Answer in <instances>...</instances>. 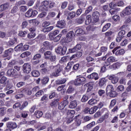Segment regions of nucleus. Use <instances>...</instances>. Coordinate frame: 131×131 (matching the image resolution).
<instances>
[{"instance_id":"nucleus-1","label":"nucleus","mask_w":131,"mask_h":131,"mask_svg":"<svg viewBox=\"0 0 131 131\" xmlns=\"http://www.w3.org/2000/svg\"><path fill=\"white\" fill-rule=\"evenodd\" d=\"M55 6V3L52 1H45L42 2L41 5L38 7V4H37L36 7L38 8V10L41 12L45 11L48 12L49 9H52Z\"/></svg>"},{"instance_id":"nucleus-2","label":"nucleus","mask_w":131,"mask_h":131,"mask_svg":"<svg viewBox=\"0 0 131 131\" xmlns=\"http://www.w3.org/2000/svg\"><path fill=\"white\" fill-rule=\"evenodd\" d=\"M67 123H71L73 121V117L75 114V111L74 110H68L67 112Z\"/></svg>"},{"instance_id":"nucleus-3","label":"nucleus","mask_w":131,"mask_h":131,"mask_svg":"<svg viewBox=\"0 0 131 131\" xmlns=\"http://www.w3.org/2000/svg\"><path fill=\"white\" fill-rule=\"evenodd\" d=\"M53 69L54 70L52 74V76L54 77H58L60 75V73L62 71V67L60 64H57V66H53Z\"/></svg>"},{"instance_id":"nucleus-4","label":"nucleus","mask_w":131,"mask_h":131,"mask_svg":"<svg viewBox=\"0 0 131 131\" xmlns=\"http://www.w3.org/2000/svg\"><path fill=\"white\" fill-rule=\"evenodd\" d=\"M86 82V79L84 77H80L76 78L74 80V83L75 85H82Z\"/></svg>"},{"instance_id":"nucleus-5","label":"nucleus","mask_w":131,"mask_h":131,"mask_svg":"<svg viewBox=\"0 0 131 131\" xmlns=\"http://www.w3.org/2000/svg\"><path fill=\"white\" fill-rule=\"evenodd\" d=\"M120 47H117L115 48L112 51L113 54H115L116 56H123L125 53V50L124 49H120ZM116 52V53H115Z\"/></svg>"},{"instance_id":"nucleus-6","label":"nucleus","mask_w":131,"mask_h":131,"mask_svg":"<svg viewBox=\"0 0 131 131\" xmlns=\"http://www.w3.org/2000/svg\"><path fill=\"white\" fill-rule=\"evenodd\" d=\"M67 51V48L66 47H63L62 48L61 46H59L55 49V52L57 54L61 55V56H64L66 54Z\"/></svg>"},{"instance_id":"nucleus-7","label":"nucleus","mask_w":131,"mask_h":131,"mask_svg":"<svg viewBox=\"0 0 131 131\" xmlns=\"http://www.w3.org/2000/svg\"><path fill=\"white\" fill-rule=\"evenodd\" d=\"M131 14V6L126 7L121 12V16L124 17V16H127V15H130Z\"/></svg>"},{"instance_id":"nucleus-8","label":"nucleus","mask_w":131,"mask_h":131,"mask_svg":"<svg viewBox=\"0 0 131 131\" xmlns=\"http://www.w3.org/2000/svg\"><path fill=\"white\" fill-rule=\"evenodd\" d=\"M86 60L88 62L86 63L87 67H91V66H94L95 65V62H90L95 61V58H93L91 55H89L86 57Z\"/></svg>"},{"instance_id":"nucleus-9","label":"nucleus","mask_w":131,"mask_h":131,"mask_svg":"<svg viewBox=\"0 0 131 131\" xmlns=\"http://www.w3.org/2000/svg\"><path fill=\"white\" fill-rule=\"evenodd\" d=\"M23 70L24 72L27 73V74L30 73V72L31 71V65L29 63H25L23 65Z\"/></svg>"},{"instance_id":"nucleus-10","label":"nucleus","mask_w":131,"mask_h":131,"mask_svg":"<svg viewBox=\"0 0 131 131\" xmlns=\"http://www.w3.org/2000/svg\"><path fill=\"white\" fill-rule=\"evenodd\" d=\"M114 62H116V58L114 56H110L105 62V66H109L111 63H114Z\"/></svg>"},{"instance_id":"nucleus-11","label":"nucleus","mask_w":131,"mask_h":131,"mask_svg":"<svg viewBox=\"0 0 131 131\" xmlns=\"http://www.w3.org/2000/svg\"><path fill=\"white\" fill-rule=\"evenodd\" d=\"M7 74L8 76H17L18 75V73L14 69H10L7 71Z\"/></svg>"},{"instance_id":"nucleus-12","label":"nucleus","mask_w":131,"mask_h":131,"mask_svg":"<svg viewBox=\"0 0 131 131\" xmlns=\"http://www.w3.org/2000/svg\"><path fill=\"white\" fill-rule=\"evenodd\" d=\"M69 104V102L68 100H63V102L59 103L58 104V109L59 110H63L66 106H67Z\"/></svg>"},{"instance_id":"nucleus-13","label":"nucleus","mask_w":131,"mask_h":131,"mask_svg":"<svg viewBox=\"0 0 131 131\" xmlns=\"http://www.w3.org/2000/svg\"><path fill=\"white\" fill-rule=\"evenodd\" d=\"M73 38V32L70 31L67 34L66 38V40L67 42H70V41H72Z\"/></svg>"},{"instance_id":"nucleus-14","label":"nucleus","mask_w":131,"mask_h":131,"mask_svg":"<svg viewBox=\"0 0 131 131\" xmlns=\"http://www.w3.org/2000/svg\"><path fill=\"white\" fill-rule=\"evenodd\" d=\"M87 78L89 79H95V80H98L99 79V76L98 73H93L87 76Z\"/></svg>"},{"instance_id":"nucleus-15","label":"nucleus","mask_w":131,"mask_h":131,"mask_svg":"<svg viewBox=\"0 0 131 131\" xmlns=\"http://www.w3.org/2000/svg\"><path fill=\"white\" fill-rule=\"evenodd\" d=\"M14 52V50L13 48H10L7 49L4 51V54L3 55V57L4 58H7V57H9L10 55L12 54Z\"/></svg>"},{"instance_id":"nucleus-16","label":"nucleus","mask_w":131,"mask_h":131,"mask_svg":"<svg viewBox=\"0 0 131 131\" xmlns=\"http://www.w3.org/2000/svg\"><path fill=\"white\" fill-rule=\"evenodd\" d=\"M100 17V13L98 11H95L92 14V18L95 22L99 21V18Z\"/></svg>"},{"instance_id":"nucleus-17","label":"nucleus","mask_w":131,"mask_h":131,"mask_svg":"<svg viewBox=\"0 0 131 131\" xmlns=\"http://www.w3.org/2000/svg\"><path fill=\"white\" fill-rule=\"evenodd\" d=\"M108 79L111 80L112 82L114 83V84H115V83H117V82H118V78L115 76L114 75L108 76Z\"/></svg>"},{"instance_id":"nucleus-18","label":"nucleus","mask_w":131,"mask_h":131,"mask_svg":"<svg viewBox=\"0 0 131 131\" xmlns=\"http://www.w3.org/2000/svg\"><path fill=\"white\" fill-rule=\"evenodd\" d=\"M66 25V23L65 22V20H59L57 22V24L56 26L58 28L63 29L65 27Z\"/></svg>"},{"instance_id":"nucleus-19","label":"nucleus","mask_w":131,"mask_h":131,"mask_svg":"<svg viewBox=\"0 0 131 131\" xmlns=\"http://www.w3.org/2000/svg\"><path fill=\"white\" fill-rule=\"evenodd\" d=\"M6 125L8 128H11L12 129H14L17 127V124L15 122H8Z\"/></svg>"},{"instance_id":"nucleus-20","label":"nucleus","mask_w":131,"mask_h":131,"mask_svg":"<svg viewBox=\"0 0 131 131\" xmlns=\"http://www.w3.org/2000/svg\"><path fill=\"white\" fill-rule=\"evenodd\" d=\"M82 56V53L81 52H78L76 54L73 55L70 58V60H73V59H77V58H80Z\"/></svg>"},{"instance_id":"nucleus-21","label":"nucleus","mask_w":131,"mask_h":131,"mask_svg":"<svg viewBox=\"0 0 131 131\" xmlns=\"http://www.w3.org/2000/svg\"><path fill=\"white\" fill-rule=\"evenodd\" d=\"M15 52H23V43H20L14 48Z\"/></svg>"},{"instance_id":"nucleus-22","label":"nucleus","mask_w":131,"mask_h":131,"mask_svg":"<svg viewBox=\"0 0 131 131\" xmlns=\"http://www.w3.org/2000/svg\"><path fill=\"white\" fill-rule=\"evenodd\" d=\"M77 107V102L76 100L71 101L69 104V108L71 109H74Z\"/></svg>"},{"instance_id":"nucleus-23","label":"nucleus","mask_w":131,"mask_h":131,"mask_svg":"<svg viewBox=\"0 0 131 131\" xmlns=\"http://www.w3.org/2000/svg\"><path fill=\"white\" fill-rule=\"evenodd\" d=\"M107 81V80H106V78H102L99 79V81L98 83V84L99 86H103L105 83Z\"/></svg>"},{"instance_id":"nucleus-24","label":"nucleus","mask_w":131,"mask_h":131,"mask_svg":"<svg viewBox=\"0 0 131 131\" xmlns=\"http://www.w3.org/2000/svg\"><path fill=\"white\" fill-rule=\"evenodd\" d=\"M43 114V113L40 111H37L34 113V115L37 118H40Z\"/></svg>"},{"instance_id":"nucleus-25","label":"nucleus","mask_w":131,"mask_h":131,"mask_svg":"<svg viewBox=\"0 0 131 131\" xmlns=\"http://www.w3.org/2000/svg\"><path fill=\"white\" fill-rule=\"evenodd\" d=\"M53 53L51 51H46L44 53L45 58L46 59H50Z\"/></svg>"},{"instance_id":"nucleus-26","label":"nucleus","mask_w":131,"mask_h":131,"mask_svg":"<svg viewBox=\"0 0 131 131\" xmlns=\"http://www.w3.org/2000/svg\"><path fill=\"white\" fill-rule=\"evenodd\" d=\"M89 94H86L82 96L81 99V101L82 102V103H84L89 100Z\"/></svg>"},{"instance_id":"nucleus-27","label":"nucleus","mask_w":131,"mask_h":131,"mask_svg":"<svg viewBox=\"0 0 131 131\" xmlns=\"http://www.w3.org/2000/svg\"><path fill=\"white\" fill-rule=\"evenodd\" d=\"M111 26V24L110 23L106 24L104 26H103L102 31V32H105V31H107L108 29L110 28Z\"/></svg>"},{"instance_id":"nucleus-28","label":"nucleus","mask_w":131,"mask_h":131,"mask_svg":"<svg viewBox=\"0 0 131 131\" xmlns=\"http://www.w3.org/2000/svg\"><path fill=\"white\" fill-rule=\"evenodd\" d=\"M31 55V53H30L29 51H26L24 53H23L20 55L21 58H26V57H28L29 56H30Z\"/></svg>"},{"instance_id":"nucleus-29","label":"nucleus","mask_w":131,"mask_h":131,"mask_svg":"<svg viewBox=\"0 0 131 131\" xmlns=\"http://www.w3.org/2000/svg\"><path fill=\"white\" fill-rule=\"evenodd\" d=\"M114 90V88H113V86L112 85H108L106 87V92L107 93H110Z\"/></svg>"},{"instance_id":"nucleus-30","label":"nucleus","mask_w":131,"mask_h":131,"mask_svg":"<svg viewBox=\"0 0 131 131\" xmlns=\"http://www.w3.org/2000/svg\"><path fill=\"white\" fill-rule=\"evenodd\" d=\"M42 46L43 48H45V49L49 50V49H50V46H51V43H50V42L48 41H46L42 43Z\"/></svg>"},{"instance_id":"nucleus-31","label":"nucleus","mask_w":131,"mask_h":131,"mask_svg":"<svg viewBox=\"0 0 131 131\" xmlns=\"http://www.w3.org/2000/svg\"><path fill=\"white\" fill-rule=\"evenodd\" d=\"M31 75L33 77H38V76H39V72H38V71L34 70L32 71Z\"/></svg>"},{"instance_id":"nucleus-32","label":"nucleus","mask_w":131,"mask_h":131,"mask_svg":"<svg viewBox=\"0 0 131 131\" xmlns=\"http://www.w3.org/2000/svg\"><path fill=\"white\" fill-rule=\"evenodd\" d=\"M76 35H80L81 34H83L84 33V31L82 29H78L75 31Z\"/></svg>"},{"instance_id":"nucleus-33","label":"nucleus","mask_w":131,"mask_h":131,"mask_svg":"<svg viewBox=\"0 0 131 131\" xmlns=\"http://www.w3.org/2000/svg\"><path fill=\"white\" fill-rule=\"evenodd\" d=\"M98 110V106H94L90 108V114H94Z\"/></svg>"},{"instance_id":"nucleus-34","label":"nucleus","mask_w":131,"mask_h":131,"mask_svg":"<svg viewBox=\"0 0 131 131\" xmlns=\"http://www.w3.org/2000/svg\"><path fill=\"white\" fill-rule=\"evenodd\" d=\"M119 11V9H115V8H112L111 10H110V13L111 14V15H115V14H117V12Z\"/></svg>"},{"instance_id":"nucleus-35","label":"nucleus","mask_w":131,"mask_h":131,"mask_svg":"<svg viewBox=\"0 0 131 131\" xmlns=\"http://www.w3.org/2000/svg\"><path fill=\"white\" fill-rule=\"evenodd\" d=\"M105 118H108L107 115H105L103 117L99 118V119L97 120L98 123H102V122L105 120Z\"/></svg>"},{"instance_id":"nucleus-36","label":"nucleus","mask_w":131,"mask_h":131,"mask_svg":"<svg viewBox=\"0 0 131 131\" xmlns=\"http://www.w3.org/2000/svg\"><path fill=\"white\" fill-rule=\"evenodd\" d=\"M83 21H84V15H82L80 18L77 19V23L78 24H82Z\"/></svg>"},{"instance_id":"nucleus-37","label":"nucleus","mask_w":131,"mask_h":131,"mask_svg":"<svg viewBox=\"0 0 131 131\" xmlns=\"http://www.w3.org/2000/svg\"><path fill=\"white\" fill-rule=\"evenodd\" d=\"M28 105V102L27 101H25L23 102V103L21 104L20 107H19L20 110H23L24 108H26V107H27Z\"/></svg>"},{"instance_id":"nucleus-38","label":"nucleus","mask_w":131,"mask_h":131,"mask_svg":"<svg viewBox=\"0 0 131 131\" xmlns=\"http://www.w3.org/2000/svg\"><path fill=\"white\" fill-rule=\"evenodd\" d=\"M8 8H9V4L8 3H6L0 6V8H1V9L2 10V11H5V10H7Z\"/></svg>"},{"instance_id":"nucleus-39","label":"nucleus","mask_w":131,"mask_h":131,"mask_svg":"<svg viewBox=\"0 0 131 131\" xmlns=\"http://www.w3.org/2000/svg\"><path fill=\"white\" fill-rule=\"evenodd\" d=\"M66 81H67L66 79L64 78L61 80H57L56 81V83L57 84H63L65 83V82H66Z\"/></svg>"},{"instance_id":"nucleus-40","label":"nucleus","mask_w":131,"mask_h":131,"mask_svg":"<svg viewBox=\"0 0 131 131\" xmlns=\"http://www.w3.org/2000/svg\"><path fill=\"white\" fill-rule=\"evenodd\" d=\"M49 77H45L41 79V81L42 84H47V83L49 82Z\"/></svg>"},{"instance_id":"nucleus-41","label":"nucleus","mask_w":131,"mask_h":131,"mask_svg":"<svg viewBox=\"0 0 131 131\" xmlns=\"http://www.w3.org/2000/svg\"><path fill=\"white\" fill-rule=\"evenodd\" d=\"M61 37H62V34H59L56 37H55L53 40L55 42H58V41H59V40H60V39H61Z\"/></svg>"},{"instance_id":"nucleus-42","label":"nucleus","mask_w":131,"mask_h":131,"mask_svg":"<svg viewBox=\"0 0 131 131\" xmlns=\"http://www.w3.org/2000/svg\"><path fill=\"white\" fill-rule=\"evenodd\" d=\"M92 82H89L86 84V85L88 86L87 92H91L92 90H93V85L92 84Z\"/></svg>"},{"instance_id":"nucleus-43","label":"nucleus","mask_w":131,"mask_h":131,"mask_svg":"<svg viewBox=\"0 0 131 131\" xmlns=\"http://www.w3.org/2000/svg\"><path fill=\"white\" fill-rule=\"evenodd\" d=\"M108 94H110V96L111 98H115V97H117V93H116V92L114 90L110 92Z\"/></svg>"},{"instance_id":"nucleus-44","label":"nucleus","mask_w":131,"mask_h":131,"mask_svg":"<svg viewBox=\"0 0 131 131\" xmlns=\"http://www.w3.org/2000/svg\"><path fill=\"white\" fill-rule=\"evenodd\" d=\"M25 15L26 17H28V18H30V17H32V9H29L26 13Z\"/></svg>"},{"instance_id":"nucleus-45","label":"nucleus","mask_w":131,"mask_h":131,"mask_svg":"<svg viewBox=\"0 0 131 131\" xmlns=\"http://www.w3.org/2000/svg\"><path fill=\"white\" fill-rule=\"evenodd\" d=\"M117 92H122L123 91H124V86L122 85H119L117 88Z\"/></svg>"},{"instance_id":"nucleus-46","label":"nucleus","mask_w":131,"mask_h":131,"mask_svg":"<svg viewBox=\"0 0 131 131\" xmlns=\"http://www.w3.org/2000/svg\"><path fill=\"white\" fill-rule=\"evenodd\" d=\"M59 101H60V99H56L54 100L53 101L51 102L50 105L52 107L55 106V105H56V104H58V103L59 102Z\"/></svg>"},{"instance_id":"nucleus-47","label":"nucleus","mask_w":131,"mask_h":131,"mask_svg":"<svg viewBox=\"0 0 131 131\" xmlns=\"http://www.w3.org/2000/svg\"><path fill=\"white\" fill-rule=\"evenodd\" d=\"M24 85H25V82L24 81L19 82L16 84V86L17 88H18V89H19V88H22V86H24Z\"/></svg>"},{"instance_id":"nucleus-48","label":"nucleus","mask_w":131,"mask_h":131,"mask_svg":"<svg viewBox=\"0 0 131 131\" xmlns=\"http://www.w3.org/2000/svg\"><path fill=\"white\" fill-rule=\"evenodd\" d=\"M26 4V2L24 0H20L17 2H16V6H20L21 5H25Z\"/></svg>"},{"instance_id":"nucleus-49","label":"nucleus","mask_w":131,"mask_h":131,"mask_svg":"<svg viewBox=\"0 0 131 131\" xmlns=\"http://www.w3.org/2000/svg\"><path fill=\"white\" fill-rule=\"evenodd\" d=\"M21 107V103L19 102H16L13 105V108L16 109L17 108H20Z\"/></svg>"},{"instance_id":"nucleus-50","label":"nucleus","mask_w":131,"mask_h":131,"mask_svg":"<svg viewBox=\"0 0 131 131\" xmlns=\"http://www.w3.org/2000/svg\"><path fill=\"white\" fill-rule=\"evenodd\" d=\"M78 115L75 117V118L76 119V124L77 126H79L80 124H81V121L78 119H77V117H78Z\"/></svg>"},{"instance_id":"nucleus-51","label":"nucleus","mask_w":131,"mask_h":131,"mask_svg":"<svg viewBox=\"0 0 131 131\" xmlns=\"http://www.w3.org/2000/svg\"><path fill=\"white\" fill-rule=\"evenodd\" d=\"M116 104V100L115 99L112 100L111 102L110 105L109 106V108L111 109V108H112V107H114V106H115Z\"/></svg>"},{"instance_id":"nucleus-52","label":"nucleus","mask_w":131,"mask_h":131,"mask_svg":"<svg viewBox=\"0 0 131 131\" xmlns=\"http://www.w3.org/2000/svg\"><path fill=\"white\" fill-rule=\"evenodd\" d=\"M119 83H120V84L125 85L126 84V79L124 78H121L119 80Z\"/></svg>"},{"instance_id":"nucleus-53","label":"nucleus","mask_w":131,"mask_h":131,"mask_svg":"<svg viewBox=\"0 0 131 131\" xmlns=\"http://www.w3.org/2000/svg\"><path fill=\"white\" fill-rule=\"evenodd\" d=\"M128 42V40L126 39H125L121 42L120 46H121V47H124L127 45Z\"/></svg>"},{"instance_id":"nucleus-54","label":"nucleus","mask_w":131,"mask_h":131,"mask_svg":"<svg viewBox=\"0 0 131 131\" xmlns=\"http://www.w3.org/2000/svg\"><path fill=\"white\" fill-rule=\"evenodd\" d=\"M86 19L88 20V23L86 20L85 23L86 25H89L90 24V22H91V19H92V16L91 15H88L86 16Z\"/></svg>"},{"instance_id":"nucleus-55","label":"nucleus","mask_w":131,"mask_h":131,"mask_svg":"<svg viewBox=\"0 0 131 131\" xmlns=\"http://www.w3.org/2000/svg\"><path fill=\"white\" fill-rule=\"evenodd\" d=\"M69 16L71 17V19H72L73 18H74L75 16H76V13H75L74 11H72L69 13Z\"/></svg>"},{"instance_id":"nucleus-56","label":"nucleus","mask_w":131,"mask_h":131,"mask_svg":"<svg viewBox=\"0 0 131 131\" xmlns=\"http://www.w3.org/2000/svg\"><path fill=\"white\" fill-rule=\"evenodd\" d=\"M20 12H26L27 11V6H22L19 8Z\"/></svg>"},{"instance_id":"nucleus-57","label":"nucleus","mask_w":131,"mask_h":131,"mask_svg":"<svg viewBox=\"0 0 131 131\" xmlns=\"http://www.w3.org/2000/svg\"><path fill=\"white\" fill-rule=\"evenodd\" d=\"M6 81H7V77L3 76L0 79V83H6Z\"/></svg>"},{"instance_id":"nucleus-58","label":"nucleus","mask_w":131,"mask_h":131,"mask_svg":"<svg viewBox=\"0 0 131 131\" xmlns=\"http://www.w3.org/2000/svg\"><path fill=\"white\" fill-rule=\"evenodd\" d=\"M35 35L36 34L34 33H30L28 34V37L30 39L34 38V37H35Z\"/></svg>"},{"instance_id":"nucleus-59","label":"nucleus","mask_w":131,"mask_h":131,"mask_svg":"<svg viewBox=\"0 0 131 131\" xmlns=\"http://www.w3.org/2000/svg\"><path fill=\"white\" fill-rule=\"evenodd\" d=\"M43 95V92L42 90H40L37 91V92L35 94L36 97H40V96Z\"/></svg>"},{"instance_id":"nucleus-60","label":"nucleus","mask_w":131,"mask_h":131,"mask_svg":"<svg viewBox=\"0 0 131 131\" xmlns=\"http://www.w3.org/2000/svg\"><path fill=\"white\" fill-rule=\"evenodd\" d=\"M113 19L116 22H117L118 21H119V20L120 19V17L119 15H116L113 16Z\"/></svg>"},{"instance_id":"nucleus-61","label":"nucleus","mask_w":131,"mask_h":131,"mask_svg":"<svg viewBox=\"0 0 131 131\" xmlns=\"http://www.w3.org/2000/svg\"><path fill=\"white\" fill-rule=\"evenodd\" d=\"M95 124H96V122H95V121H93L92 122L86 125V127H87V128H91V127H93V126H94V125H95Z\"/></svg>"},{"instance_id":"nucleus-62","label":"nucleus","mask_w":131,"mask_h":131,"mask_svg":"<svg viewBox=\"0 0 131 131\" xmlns=\"http://www.w3.org/2000/svg\"><path fill=\"white\" fill-rule=\"evenodd\" d=\"M40 71L42 73V74H47V73L49 72V70H48V68L41 69Z\"/></svg>"},{"instance_id":"nucleus-63","label":"nucleus","mask_w":131,"mask_h":131,"mask_svg":"<svg viewBox=\"0 0 131 131\" xmlns=\"http://www.w3.org/2000/svg\"><path fill=\"white\" fill-rule=\"evenodd\" d=\"M92 120V117H90L89 116H86L83 118V120L85 122H86L88 121H90V120Z\"/></svg>"},{"instance_id":"nucleus-64","label":"nucleus","mask_w":131,"mask_h":131,"mask_svg":"<svg viewBox=\"0 0 131 131\" xmlns=\"http://www.w3.org/2000/svg\"><path fill=\"white\" fill-rule=\"evenodd\" d=\"M125 34V31L124 30H121L118 33L119 36H120L122 38L123 37V35H124Z\"/></svg>"}]
</instances>
